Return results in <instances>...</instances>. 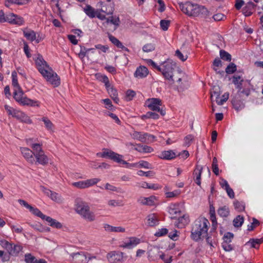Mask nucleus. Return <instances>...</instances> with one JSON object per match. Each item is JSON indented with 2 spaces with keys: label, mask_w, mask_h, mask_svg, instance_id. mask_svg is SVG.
Masks as SVG:
<instances>
[{
  "label": "nucleus",
  "mask_w": 263,
  "mask_h": 263,
  "mask_svg": "<svg viewBox=\"0 0 263 263\" xmlns=\"http://www.w3.org/2000/svg\"><path fill=\"white\" fill-rule=\"evenodd\" d=\"M35 61L39 71L48 82L54 87H58L60 85L59 77L47 64L42 55H38Z\"/></svg>",
  "instance_id": "obj_1"
},
{
  "label": "nucleus",
  "mask_w": 263,
  "mask_h": 263,
  "mask_svg": "<svg viewBox=\"0 0 263 263\" xmlns=\"http://www.w3.org/2000/svg\"><path fill=\"white\" fill-rule=\"evenodd\" d=\"M209 226V220L204 217H200L196 219L193 225L191 231L192 238L197 241L205 238L207 242L212 246L211 238L208 234Z\"/></svg>",
  "instance_id": "obj_2"
},
{
  "label": "nucleus",
  "mask_w": 263,
  "mask_h": 263,
  "mask_svg": "<svg viewBox=\"0 0 263 263\" xmlns=\"http://www.w3.org/2000/svg\"><path fill=\"white\" fill-rule=\"evenodd\" d=\"M26 141L27 144L34 151V164L47 165L49 163V159L43 149L42 144L34 142L33 139L31 138L27 139Z\"/></svg>",
  "instance_id": "obj_3"
},
{
  "label": "nucleus",
  "mask_w": 263,
  "mask_h": 263,
  "mask_svg": "<svg viewBox=\"0 0 263 263\" xmlns=\"http://www.w3.org/2000/svg\"><path fill=\"white\" fill-rule=\"evenodd\" d=\"M178 4L181 10L190 16H196L201 15L205 16L208 15L209 13L205 7L197 4H193L189 2L184 4L179 3Z\"/></svg>",
  "instance_id": "obj_4"
},
{
  "label": "nucleus",
  "mask_w": 263,
  "mask_h": 263,
  "mask_svg": "<svg viewBox=\"0 0 263 263\" xmlns=\"http://www.w3.org/2000/svg\"><path fill=\"white\" fill-rule=\"evenodd\" d=\"M74 209L78 214L88 221L91 222L96 219L95 214L90 211L88 203L80 198L76 199Z\"/></svg>",
  "instance_id": "obj_5"
},
{
  "label": "nucleus",
  "mask_w": 263,
  "mask_h": 263,
  "mask_svg": "<svg viewBox=\"0 0 263 263\" xmlns=\"http://www.w3.org/2000/svg\"><path fill=\"white\" fill-rule=\"evenodd\" d=\"M175 67V63L170 60H167L164 62L160 67H158V70L162 73L164 78L171 84H173L174 83V72Z\"/></svg>",
  "instance_id": "obj_6"
},
{
  "label": "nucleus",
  "mask_w": 263,
  "mask_h": 263,
  "mask_svg": "<svg viewBox=\"0 0 263 263\" xmlns=\"http://www.w3.org/2000/svg\"><path fill=\"white\" fill-rule=\"evenodd\" d=\"M0 245L11 255H17L22 250L21 246L10 243L4 239L0 241Z\"/></svg>",
  "instance_id": "obj_7"
},
{
  "label": "nucleus",
  "mask_w": 263,
  "mask_h": 263,
  "mask_svg": "<svg viewBox=\"0 0 263 263\" xmlns=\"http://www.w3.org/2000/svg\"><path fill=\"white\" fill-rule=\"evenodd\" d=\"M145 105L151 110L159 112L162 116H164L165 114V111L160 109V106L162 105V102L160 99H148L146 101Z\"/></svg>",
  "instance_id": "obj_8"
},
{
  "label": "nucleus",
  "mask_w": 263,
  "mask_h": 263,
  "mask_svg": "<svg viewBox=\"0 0 263 263\" xmlns=\"http://www.w3.org/2000/svg\"><path fill=\"white\" fill-rule=\"evenodd\" d=\"M132 138L143 143H151L155 140L156 137L154 135L135 131L132 135Z\"/></svg>",
  "instance_id": "obj_9"
},
{
  "label": "nucleus",
  "mask_w": 263,
  "mask_h": 263,
  "mask_svg": "<svg viewBox=\"0 0 263 263\" xmlns=\"http://www.w3.org/2000/svg\"><path fill=\"white\" fill-rule=\"evenodd\" d=\"M97 155L102 158L110 159L117 163L118 162H123L122 156L108 149H103L102 153H98L97 154Z\"/></svg>",
  "instance_id": "obj_10"
},
{
  "label": "nucleus",
  "mask_w": 263,
  "mask_h": 263,
  "mask_svg": "<svg viewBox=\"0 0 263 263\" xmlns=\"http://www.w3.org/2000/svg\"><path fill=\"white\" fill-rule=\"evenodd\" d=\"M24 92L23 91L16 93L14 96V98L16 101L22 104L23 105H30L31 106H40V103L37 101L31 100L26 97H23Z\"/></svg>",
  "instance_id": "obj_11"
},
{
  "label": "nucleus",
  "mask_w": 263,
  "mask_h": 263,
  "mask_svg": "<svg viewBox=\"0 0 263 263\" xmlns=\"http://www.w3.org/2000/svg\"><path fill=\"white\" fill-rule=\"evenodd\" d=\"M99 178H95L92 179H87L84 181H80L75 182L71 183V185L78 189H85L96 184L100 181Z\"/></svg>",
  "instance_id": "obj_12"
},
{
  "label": "nucleus",
  "mask_w": 263,
  "mask_h": 263,
  "mask_svg": "<svg viewBox=\"0 0 263 263\" xmlns=\"http://www.w3.org/2000/svg\"><path fill=\"white\" fill-rule=\"evenodd\" d=\"M20 150L23 156L28 163L31 164L35 163L34 151L33 149L31 150L27 147H21Z\"/></svg>",
  "instance_id": "obj_13"
},
{
  "label": "nucleus",
  "mask_w": 263,
  "mask_h": 263,
  "mask_svg": "<svg viewBox=\"0 0 263 263\" xmlns=\"http://www.w3.org/2000/svg\"><path fill=\"white\" fill-rule=\"evenodd\" d=\"M232 104L234 108L237 111L241 110L245 106L243 103L244 98H242L239 96V95L232 94Z\"/></svg>",
  "instance_id": "obj_14"
},
{
  "label": "nucleus",
  "mask_w": 263,
  "mask_h": 263,
  "mask_svg": "<svg viewBox=\"0 0 263 263\" xmlns=\"http://www.w3.org/2000/svg\"><path fill=\"white\" fill-rule=\"evenodd\" d=\"M7 22L13 25H22L24 23L23 18L13 13L7 14Z\"/></svg>",
  "instance_id": "obj_15"
},
{
  "label": "nucleus",
  "mask_w": 263,
  "mask_h": 263,
  "mask_svg": "<svg viewBox=\"0 0 263 263\" xmlns=\"http://www.w3.org/2000/svg\"><path fill=\"white\" fill-rule=\"evenodd\" d=\"M100 5L101 7L100 11L105 13L107 15L112 14L114 11V4L113 3L101 2Z\"/></svg>",
  "instance_id": "obj_16"
},
{
  "label": "nucleus",
  "mask_w": 263,
  "mask_h": 263,
  "mask_svg": "<svg viewBox=\"0 0 263 263\" xmlns=\"http://www.w3.org/2000/svg\"><path fill=\"white\" fill-rule=\"evenodd\" d=\"M140 242V240L139 238L135 237H130L127 238L126 240L123 242L121 247L124 248L132 249Z\"/></svg>",
  "instance_id": "obj_17"
},
{
  "label": "nucleus",
  "mask_w": 263,
  "mask_h": 263,
  "mask_svg": "<svg viewBox=\"0 0 263 263\" xmlns=\"http://www.w3.org/2000/svg\"><path fill=\"white\" fill-rule=\"evenodd\" d=\"M108 261L111 263H116L121 261L123 259V253L113 251L107 254Z\"/></svg>",
  "instance_id": "obj_18"
},
{
  "label": "nucleus",
  "mask_w": 263,
  "mask_h": 263,
  "mask_svg": "<svg viewBox=\"0 0 263 263\" xmlns=\"http://www.w3.org/2000/svg\"><path fill=\"white\" fill-rule=\"evenodd\" d=\"M74 263H87L90 258H87L86 254L83 252L73 253L71 255Z\"/></svg>",
  "instance_id": "obj_19"
},
{
  "label": "nucleus",
  "mask_w": 263,
  "mask_h": 263,
  "mask_svg": "<svg viewBox=\"0 0 263 263\" xmlns=\"http://www.w3.org/2000/svg\"><path fill=\"white\" fill-rule=\"evenodd\" d=\"M23 34L28 40L31 42L35 41L36 43H39L40 42V40L36 37V33L32 30L25 29L23 31Z\"/></svg>",
  "instance_id": "obj_20"
},
{
  "label": "nucleus",
  "mask_w": 263,
  "mask_h": 263,
  "mask_svg": "<svg viewBox=\"0 0 263 263\" xmlns=\"http://www.w3.org/2000/svg\"><path fill=\"white\" fill-rule=\"evenodd\" d=\"M256 6L253 2H248L242 10V13L245 16H249L251 15L255 11Z\"/></svg>",
  "instance_id": "obj_21"
},
{
  "label": "nucleus",
  "mask_w": 263,
  "mask_h": 263,
  "mask_svg": "<svg viewBox=\"0 0 263 263\" xmlns=\"http://www.w3.org/2000/svg\"><path fill=\"white\" fill-rule=\"evenodd\" d=\"M168 212L172 216V218H176L181 212L178 204H171L168 208Z\"/></svg>",
  "instance_id": "obj_22"
},
{
  "label": "nucleus",
  "mask_w": 263,
  "mask_h": 263,
  "mask_svg": "<svg viewBox=\"0 0 263 263\" xmlns=\"http://www.w3.org/2000/svg\"><path fill=\"white\" fill-rule=\"evenodd\" d=\"M45 193L47 195L50 197L51 200L56 202L62 203L63 201V199L61 196L57 193L52 192L49 190H46Z\"/></svg>",
  "instance_id": "obj_23"
},
{
  "label": "nucleus",
  "mask_w": 263,
  "mask_h": 263,
  "mask_svg": "<svg viewBox=\"0 0 263 263\" xmlns=\"http://www.w3.org/2000/svg\"><path fill=\"white\" fill-rule=\"evenodd\" d=\"M156 197L153 196H151L149 197H141L138 200V201L142 205H146L151 206L155 204V200Z\"/></svg>",
  "instance_id": "obj_24"
},
{
  "label": "nucleus",
  "mask_w": 263,
  "mask_h": 263,
  "mask_svg": "<svg viewBox=\"0 0 263 263\" xmlns=\"http://www.w3.org/2000/svg\"><path fill=\"white\" fill-rule=\"evenodd\" d=\"M190 222L189 217L188 215L183 214L178 218L176 226L178 228H182L187 225Z\"/></svg>",
  "instance_id": "obj_25"
},
{
  "label": "nucleus",
  "mask_w": 263,
  "mask_h": 263,
  "mask_svg": "<svg viewBox=\"0 0 263 263\" xmlns=\"http://www.w3.org/2000/svg\"><path fill=\"white\" fill-rule=\"evenodd\" d=\"M148 73L147 68L145 66H140L137 68L134 76L138 78H143L147 76Z\"/></svg>",
  "instance_id": "obj_26"
},
{
  "label": "nucleus",
  "mask_w": 263,
  "mask_h": 263,
  "mask_svg": "<svg viewBox=\"0 0 263 263\" xmlns=\"http://www.w3.org/2000/svg\"><path fill=\"white\" fill-rule=\"evenodd\" d=\"M12 84L14 87V95H15L16 93H17L19 92H21L23 90L18 83L17 79V74L15 71L12 72Z\"/></svg>",
  "instance_id": "obj_27"
},
{
  "label": "nucleus",
  "mask_w": 263,
  "mask_h": 263,
  "mask_svg": "<svg viewBox=\"0 0 263 263\" xmlns=\"http://www.w3.org/2000/svg\"><path fill=\"white\" fill-rule=\"evenodd\" d=\"M103 228L105 230L108 232H124L125 229L121 227H113L108 224H104Z\"/></svg>",
  "instance_id": "obj_28"
},
{
  "label": "nucleus",
  "mask_w": 263,
  "mask_h": 263,
  "mask_svg": "<svg viewBox=\"0 0 263 263\" xmlns=\"http://www.w3.org/2000/svg\"><path fill=\"white\" fill-rule=\"evenodd\" d=\"M44 220L48 222L50 226L52 228L57 229H61L62 228V224L60 222L49 216H47Z\"/></svg>",
  "instance_id": "obj_29"
},
{
  "label": "nucleus",
  "mask_w": 263,
  "mask_h": 263,
  "mask_svg": "<svg viewBox=\"0 0 263 263\" xmlns=\"http://www.w3.org/2000/svg\"><path fill=\"white\" fill-rule=\"evenodd\" d=\"M135 149L140 153H151L154 151V149L149 146L145 145L137 144Z\"/></svg>",
  "instance_id": "obj_30"
},
{
  "label": "nucleus",
  "mask_w": 263,
  "mask_h": 263,
  "mask_svg": "<svg viewBox=\"0 0 263 263\" xmlns=\"http://www.w3.org/2000/svg\"><path fill=\"white\" fill-rule=\"evenodd\" d=\"M176 154L172 150L162 152L159 156L161 159L171 160L176 157Z\"/></svg>",
  "instance_id": "obj_31"
},
{
  "label": "nucleus",
  "mask_w": 263,
  "mask_h": 263,
  "mask_svg": "<svg viewBox=\"0 0 263 263\" xmlns=\"http://www.w3.org/2000/svg\"><path fill=\"white\" fill-rule=\"evenodd\" d=\"M147 223L148 226L153 227L158 223V219L157 216L155 214H149L147 217Z\"/></svg>",
  "instance_id": "obj_32"
},
{
  "label": "nucleus",
  "mask_w": 263,
  "mask_h": 263,
  "mask_svg": "<svg viewBox=\"0 0 263 263\" xmlns=\"http://www.w3.org/2000/svg\"><path fill=\"white\" fill-rule=\"evenodd\" d=\"M202 170V167L201 166H197L196 169L194 171L195 174V181L197 185H200L201 184V175Z\"/></svg>",
  "instance_id": "obj_33"
},
{
  "label": "nucleus",
  "mask_w": 263,
  "mask_h": 263,
  "mask_svg": "<svg viewBox=\"0 0 263 263\" xmlns=\"http://www.w3.org/2000/svg\"><path fill=\"white\" fill-rule=\"evenodd\" d=\"M109 40L111 42L112 44H114L115 45H116L117 47L119 48H121L123 50H125V51H128V49L124 46L122 43L116 37L112 35H109Z\"/></svg>",
  "instance_id": "obj_34"
},
{
  "label": "nucleus",
  "mask_w": 263,
  "mask_h": 263,
  "mask_svg": "<svg viewBox=\"0 0 263 263\" xmlns=\"http://www.w3.org/2000/svg\"><path fill=\"white\" fill-rule=\"evenodd\" d=\"M217 212L218 215L222 217H227L230 214L229 209L226 205L220 207Z\"/></svg>",
  "instance_id": "obj_35"
},
{
  "label": "nucleus",
  "mask_w": 263,
  "mask_h": 263,
  "mask_svg": "<svg viewBox=\"0 0 263 263\" xmlns=\"http://www.w3.org/2000/svg\"><path fill=\"white\" fill-rule=\"evenodd\" d=\"M220 89L219 86H214L211 90V98L212 102L213 101V97H215L216 99H218L220 95Z\"/></svg>",
  "instance_id": "obj_36"
},
{
  "label": "nucleus",
  "mask_w": 263,
  "mask_h": 263,
  "mask_svg": "<svg viewBox=\"0 0 263 263\" xmlns=\"http://www.w3.org/2000/svg\"><path fill=\"white\" fill-rule=\"evenodd\" d=\"M250 93V89L249 86H247L246 87L243 88L240 91H237L235 94L239 95V96L242 98L245 99V98L248 97Z\"/></svg>",
  "instance_id": "obj_37"
},
{
  "label": "nucleus",
  "mask_w": 263,
  "mask_h": 263,
  "mask_svg": "<svg viewBox=\"0 0 263 263\" xmlns=\"http://www.w3.org/2000/svg\"><path fill=\"white\" fill-rule=\"evenodd\" d=\"M85 13L90 17L93 18L96 16V12L90 5H87L84 8Z\"/></svg>",
  "instance_id": "obj_38"
},
{
  "label": "nucleus",
  "mask_w": 263,
  "mask_h": 263,
  "mask_svg": "<svg viewBox=\"0 0 263 263\" xmlns=\"http://www.w3.org/2000/svg\"><path fill=\"white\" fill-rule=\"evenodd\" d=\"M29 210L33 214L40 217L43 220H44L47 216L46 215L43 214L38 209L34 208L32 206Z\"/></svg>",
  "instance_id": "obj_39"
},
{
  "label": "nucleus",
  "mask_w": 263,
  "mask_h": 263,
  "mask_svg": "<svg viewBox=\"0 0 263 263\" xmlns=\"http://www.w3.org/2000/svg\"><path fill=\"white\" fill-rule=\"evenodd\" d=\"M250 83L249 81H245L243 79L240 80V82L237 85H235L236 87L238 89V91L242 90L243 88L246 87L247 86H250Z\"/></svg>",
  "instance_id": "obj_40"
},
{
  "label": "nucleus",
  "mask_w": 263,
  "mask_h": 263,
  "mask_svg": "<svg viewBox=\"0 0 263 263\" xmlns=\"http://www.w3.org/2000/svg\"><path fill=\"white\" fill-rule=\"evenodd\" d=\"M244 221V218L243 216L238 215L233 220V225L235 227H240L242 226Z\"/></svg>",
  "instance_id": "obj_41"
},
{
  "label": "nucleus",
  "mask_w": 263,
  "mask_h": 263,
  "mask_svg": "<svg viewBox=\"0 0 263 263\" xmlns=\"http://www.w3.org/2000/svg\"><path fill=\"white\" fill-rule=\"evenodd\" d=\"M220 58L223 60L226 61H230L231 60V55L228 52L224 50H221L220 51Z\"/></svg>",
  "instance_id": "obj_42"
},
{
  "label": "nucleus",
  "mask_w": 263,
  "mask_h": 263,
  "mask_svg": "<svg viewBox=\"0 0 263 263\" xmlns=\"http://www.w3.org/2000/svg\"><path fill=\"white\" fill-rule=\"evenodd\" d=\"M236 70V65L233 63H231L227 67L226 69V72L228 74H231L234 73Z\"/></svg>",
  "instance_id": "obj_43"
},
{
  "label": "nucleus",
  "mask_w": 263,
  "mask_h": 263,
  "mask_svg": "<svg viewBox=\"0 0 263 263\" xmlns=\"http://www.w3.org/2000/svg\"><path fill=\"white\" fill-rule=\"evenodd\" d=\"M218 161L216 157H214L213 159V162H212V170L213 173L216 175H219V168L218 167Z\"/></svg>",
  "instance_id": "obj_44"
},
{
  "label": "nucleus",
  "mask_w": 263,
  "mask_h": 263,
  "mask_svg": "<svg viewBox=\"0 0 263 263\" xmlns=\"http://www.w3.org/2000/svg\"><path fill=\"white\" fill-rule=\"evenodd\" d=\"M229 97V93H225L222 96V99H220L219 97L218 99H215V101L218 105H222V104H223V103L224 102H226L228 100Z\"/></svg>",
  "instance_id": "obj_45"
},
{
  "label": "nucleus",
  "mask_w": 263,
  "mask_h": 263,
  "mask_svg": "<svg viewBox=\"0 0 263 263\" xmlns=\"http://www.w3.org/2000/svg\"><path fill=\"white\" fill-rule=\"evenodd\" d=\"M95 50V48H89V49H86L85 47H81V49H80V52L79 53V57L81 58V59H83L86 55V53L89 51V50Z\"/></svg>",
  "instance_id": "obj_46"
},
{
  "label": "nucleus",
  "mask_w": 263,
  "mask_h": 263,
  "mask_svg": "<svg viewBox=\"0 0 263 263\" xmlns=\"http://www.w3.org/2000/svg\"><path fill=\"white\" fill-rule=\"evenodd\" d=\"M159 117V116L158 114L155 113V112H151V111H148L147 112L145 115H143L142 117V119H144V118H152V119H158Z\"/></svg>",
  "instance_id": "obj_47"
},
{
  "label": "nucleus",
  "mask_w": 263,
  "mask_h": 263,
  "mask_svg": "<svg viewBox=\"0 0 263 263\" xmlns=\"http://www.w3.org/2000/svg\"><path fill=\"white\" fill-rule=\"evenodd\" d=\"M234 205L235 209L239 212L243 211L245 210V205L242 202L235 201L234 202Z\"/></svg>",
  "instance_id": "obj_48"
},
{
  "label": "nucleus",
  "mask_w": 263,
  "mask_h": 263,
  "mask_svg": "<svg viewBox=\"0 0 263 263\" xmlns=\"http://www.w3.org/2000/svg\"><path fill=\"white\" fill-rule=\"evenodd\" d=\"M210 219H211L212 222H217L216 215H215V208L213 205H210Z\"/></svg>",
  "instance_id": "obj_49"
},
{
  "label": "nucleus",
  "mask_w": 263,
  "mask_h": 263,
  "mask_svg": "<svg viewBox=\"0 0 263 263\" xmlns=\"http://www.w3.org/2000/svg\"><path fill=\"white\" fill-rule=\"evenodd\" d=\"M43 122H44L46 128L48 130H51L52 129L53 124L50 120L47 117H43L42 119Z\"/></svg>",
  "instance_id": "obj_50"
},
{
  "label": "nucleus",
  "mask_w": 263,
  "mask_h": 263,
  "mask_svg": "<svg viewBox=\"0 0 263 263\" xmlns=\"http://www.w3.org/2000/svg\"><path fill=\"white\" fill-rule=\"evenodd\" d=\"M231 242V240H224L223 243H222V248L226 251H230L233 250V248L232 246L229 244Z\"/></svg>",
  "instance_id": "obj_51"
},
{
  "label": "nucleus",
  "mask_w": 263,
  "mask_h": 263,
  "mask_svg": "<svg viewBox=\"0 0 263 263\" xmlns=\"http://www.w3.org/2000/svg\"><path fill=\"white\" fill-rule=\"evenodd\" d=\"M107 204L108 206L111 207H115L116 206H121L123 205V204H122L121 201H118L114 199L108 200Z\"/></svg>",
  "instance_id": "obj_52"
},
{
  "label": "nucleus",
  "mask_w": 263,
  "mask_h": 263,
  "mask_svg": "<svg viewBox=\"0 0 263 263\" xmlns=\"http://www.w3.org/2000/svg\"><path fill=\"white\" fill-rule=\"evenodd\" d=\"M175 55L180 60L184 62L186 60L187 58V54H183L180 52L179 50H177L175 52Z\"/></svg>",
  "instance_id": "obj_53"
},
{
  "label": "nucleus",
  "mask_w": 263,
  "mask_h": 263,
  "mask_svg": "<svg viewBox=\"0 0 263 263\" xmlns=\"http://www.w3.org/2000/svg\"><path fill=\"white\" fill-rule=\"evenodd\" d=\"M36 259L31 254H27L25 255V260L26 263H34Z\"/></svg>",
  "instance_id": "obj_54"
},
{
  "label": "nucleus",
  "mask_w": 263,
  "mask_h": 263,
  "mask_svg": "<svg viewBox=\"0 0 263 263\" xmlns=\"http://www.w3.org/2000/svg\"><path fill=\"white\" fill-rule=\"evenodd\" d=\"M170 21L168 20H161L160 21V26L162 30L166 31L168 29V26H170Z\"/></svg>",
  "instance_id": "obj_55"
},
{
  "label": "nucleus",
  "mask_w": 263,
  "mask_h": 263,
  "mask_svg": "<svg viewBox=\"0 0 263 263\" xmlns=\"http://www.w3.org/2000/svg\"><path fill=\"white\" fill-rule=\"evenodd\" d=\"M155 49V46L153 44H147L143 47V50L144 52H151Z\"/></svg>",
  "instance_id": "obj_56"
},
{
  "label": "nucleus",
  "mask_w": 263,
  "mask_h": 263,
  "mask_svg": "<svg viewBox=\"0 0 263 263\" xmlns=\"http://www.w3.org/2000/svg\"><path fill=\"white\" fill-rule=\"evenodd\" d=\"M168 230L166 228H162L159 229L157 232H156L155 235L157 237H161L167 234Z\"/></svg>",
  "instance_id": "obj_57"
},
{
  "label": "nucleus",
  "mask_w": 263,
  "mask_h": 263,
  "mask_svg": "<svg viewBox=\"0 0 263 263\" xmlns=\"http://www.w3.org/2000/svg\"><path fill=\"white\" fill-rule=\"evenodd\" d=\"M135 96V92L132 90H128L126 92V101H130L133 97Z\"/></svg>",
  "instance_id": "obj_58"
},
{
  "label": "nucleus",
  "mask_w": 263,
  "mask_h": 263,
  "mask_svg": "<svg viewBox=\"0 0 263 263\" xmlns=\"http://www.w3.org/2000/svg\"><path fill=\"white\" fill-rule=\"evenodd\" d=\"M102 101L104 103V104L105 105V107L108 109L111 110L113 107V105L112 104L111 101L109 99H105L102 100Z\"/></svg>",
  "instance_id": "obj_59"
},
{
  "label": "nucleus",
  "mask_w": 263,
  "mask_h": 263,
  "mask_svg": "<svg viewBox=\"0 0 263 263\" xmlns=\"http://www.w3.org/2000/svg\"><path fill=\"white\" fill-rule=\"evenodd\" d=\"M30 0H8V2L17 5H25L28 3Z\"/></svg>",
  "instance_id": "obj_60"
},
{
  "label": "nucleus",
  "mask_w": 263,
  "mask_h": 263,
  "mask_svg": "<svg viewBox=\"0 0 263 263\" xmlns=\"http://www.w3.org/2000/svg\"><path fill=\"white\" fill-rule=\"evenodd\" d=\"M119 18L118 17L114 18L113 16H111L110 17L107 18L106 19V23H111V24L115 25H119Z\"/></svg>",
  "instance_id": "obj_61"
},
{
  "label": "nucleus",
  "mask_w": 263,
  "mask_h": 263,
  "mask_svg": "<svg viewBox=\"0 0 263 263\" xmlns=\"http://www.w3.org/2000/svg\"><path fill=\"white\" fill-rule=\"evenodd\" d=\"M138 166L145 168H151V165L147 161H140L138 163Z\"/></svg>",
  "instance_id": "obj_62"
},
{
  "label": "nucleus",
  "mask_w": 263,
  "mask_h": 263,
  "mask_svg": "<svg viewBox=\"0 0 263 263\" xmlns=\"http://www.w3.org/2000/svg\"><path fill=\"white\" fill-rule=\"evenodd\" d=\"M108 93L110 95V96L112 97H114L115 96H117V90L114 88L112 86L110 85L109 87L106 88Z\"/></svg>",
  "instance_id": "obj_63"
},
{
  "label": "nucleus",
  "mask_w": 263,
  "mask_h": 263,
  "mask_svg": "<svg viewBox=\"0 0 263 263\" xmlns=\"http://www.w3.org/2000/svg\"><path fill=\"white\" fill-rule=\"evenodd\" d=\"M137 174L139 176H145L146 177H148L150 176H153V173L152 171H148V172H144L142 170H140L138 171Z\"/></svg>",
  "instance_id": "obj_64"
}]
</instances>
